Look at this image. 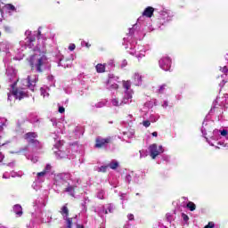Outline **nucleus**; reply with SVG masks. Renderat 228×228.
Returning <instances> with one entry per match:
<instances>
[{"instance_id":"f257e3e1","label":"nucleus","mask_w":228,"mask_h":228,"mask_svg":"<svg viewBox=\"0 0 228 228\" xmlns=\"http://www.w3.org/2000/svg\"><path fill=\"white\" fill-rule=\"evenodd\" d=\"M41 28H38L37 32L31 33L30 30L25 32V47L33 49L34 54L28 58V62L32 69H35L37 72H44L47 67H49V59L45 55L47 50L45 49V38L42 37ZM38 40V44L35 46V40ZM34 47V48H33Z\"/></svg>"},{"instance_id":"f03ea898","label":"nucleus","mask_w":228,"mask_h":228,"mask_svg":"<svg viewBox=\"0 0 228 228\" xmlns=\"http://www.w3.org/2000/svg\"><path fill=\"white\" fill-rule=\"evenodd\" d=\"M4 65L6 67V74L9 76L10 81H12V84H10V93H8V101H12V99H19V101H22L25 97H28V93L23 89H17V70L15 68L10 66L4 60Z\"/></svg>"},{"instance_id":"7ed1b4c3","label":"nucleus","mask_w":228,"mask_h":228,"mask_svg":"<svg viewBox=\"0 0 228 228\" xmlns=\"http://www.w3.org/2000/svg\"><path fill=\"white\" fill-rule=\"evenodd\" d=\"M138 26L135 24L133 28H129V33L126 35V37H124V44L126 49H129L127 52L129 54L133 56H136V58H142L145 56V46L143 45H136V40L134 39V29Z\"/></svg>"},{"instance_id":"20e7f679","label":"nucleus","mask_w":228,"mask_h":228,"mask_svg":"<svg viewBox=\"0 0 228 228\" xmlns=\"http://www.w3.org/2000/svg\"><path fill=\"white\" fill-rule=\"evenodd\" d=\"M38 136L37 133L35 132H28L25 134V138L27 139V142L28 143V146H25L18 151H12V154H20L22 152H26L27 151H29V147H34L35 149H42V144L38 140L35 139Z\"/></svg>"},{"instance_id":"39448f33","label":"nucleus","mask_w":228,"mask_h":228,"mask_svg":"<svg viewBox=\"0 0 228 228\" xmlns=\"http://www.w3.org/2000/svg\"><path fill=\"white\" fill-rule=\"evenodd\" d=\"M68 181L77 183V184H81V179H79V177L75 174L70 173H59L55 175L53 178V184H55V186H61L63 183H67Z\"/></svg>"},{"instance_id":"423d86ee","label":"nucleus","mask_w":228,"mask_h":228,"mask_svg":"<svg viewBox=\"0 0 228 228\" xmlns=\"http://www.w3.org/2000/svg\"><path fill=\"white\" fill-rule=\"evenodd\" d=\"M55 144H54V149H57V151H54L55 156L57 159H63L65 158H68L70 159L72 158L69 152V151H61V146L63 145V141L58 140V138L54 137Z\"/></svg>"},{"instance_id":"0eeeda50","label":"nucleus","mask_w":228,"mask_h":228,"mask_svg":"<svg viewBox=\"0 0 228 228\" xmlns=\"http://www.w3.org/2000/svg\"><path fill=\"white\" fill-rule=\"evenodd\" d=\"M37 81H38V75H30L27 78L22 79L21 83L25 88H29V90L35 92Z\"/></svg>"},{"instance_id":"6e6552de","label":"nucleus","mask_w":228,"mask_h":228,"mask_svg":"<svg viewBox=\"0 0 228 228\" xmlns=\"http://www.w3.org/2000/svg\"><path fill=\"white\" fill-rule=\"evenodd\" d=\"M148 150L150 151V155H151V158H152V159H156V158H158L159 154H163L164 152L163 146L161 145L158 146V144L156 143L150 145Z\"/></svg>"},{"instance_id":"1a4fd4ad","label":"nucleus","mask_w":228,"mask_h":228,"mask_svg":"<svg viewBox=\"0 0 228 228\" xmlns=\"http://www.w3.org/2000/svg\"><path fill=\"white\" fill-rule=\"evenodd\" d=\"M118 77L110 74L109 79L107 81V89L108 90H118Z\"/></svg>"},{"instance_id":"9d476101","label":"nucleus","mask_w":228,"mask_h":228,"mask_svg":"<svg viewBox=\"0 0 228 228\" xmlns=\"http://www.w3.org/2000/svg\"><path fill=\"white\" fill-rule=\"evenodd\" d=\"M159 65L162 70L168 72V70H170V67H172V60L170 57H162L159 61Z\"/></svg>"},{"instance_id":"9b49d317","label":"nucleus","mask_w":228,"mask_h":228,"mask_svg":"<svg viewBox=\"0 0 228 228\" xmlns=\"http://www.w3.org/2000/svg\"><path fill=\"white\" fill-rule=\"evenodd\" d=\"M159 24H161L162 26H165V24H167V22L172 20V13L170 12V11H162L160 12V16L159 19Z\"/></svg>"},{"instance_id":"f8f14e48","label":"nucleus","mask_w":228,"mask_h":228,"mask_svg":"<svg viewBox=\"0 0 228 228\" xmlns=\"http://www.w3.org/2000/svg\"><path fill=\"white\" fill-rule=\"evenodd\" d=\"M110 142H111V137H107L105 139L99 137L96 139V143L94 147L96 149H102V147H106V144L110 143Z\"/></svg>"},{"instance_id":"ddd939ff","label":"nucleus","mask_w":228,"mask_h":228,"mask_svg":"<svg viewBox=\"0 0 228 228\" xmlns=\"http://www.w3.org/2000/svg\"><path fill=\"white\" fill-rule=\"evenodd\" d=\"M154 13V9L151 6L147 7L143 12H142V16H141L137 20L138 24H143V21H141L143 17H148L149 19H151V17H152Z\"/></svg>"},{"instance_id":"4468645a","label":"nucleus","mask_w":228,"mask_h":228,"mask_svg":"<svg viewBox=\"0 0 228 228\" xmlns=\"http://www.w3.org/2000/svg\"><path fill=\"white\" fill-rule=\"evenodd\" d=\"M123 106L126 104H131L133 102V91H126L121 100Z\"/></svg>"},{"instance_id":"2eb2a0df","label":"nucleus","mask_w":228,"mask_h":228,"mask_svg":"<svg viewBox=\"0 0 228 228\" xmlns=\"http://www.w3.org/2000/svg\"><path fill=\"white\" fill-rule=\"evenodd\" d=\"M79 184L81 183H72V184L69 183L68 187L65 188L64 191L65 193H69V195H70L71 197H74V191L76 190V188H77V186H79Z\"/></svg>"},{"instance_id":"dca6fc26","label":"nucleus","mask_w":228,"mask_h":228,"mask_svg":"<svg viewBox=\"0 0 228 228\" xmlns=\"http://www.w3.org/2000/svg\"><path fill=\"white\" fill-rule=\"evenodd\" d=\"M53 220V213L51 211H46L42 214V224H51V221Z\"/></svg>"},{"instance_id":"f3484780","label":"nucleus","mask_w":228,"mask_h":228,"mask_svg":"<svg viewBox=\"0 0 228 228\" xmlns=\"http://www.w3.org/2000/svg\"><path fill=\"white\" fill-rule=\"evenodd\" d=\"M133 79H134V85H135V86H142V75L140 73L135 72L133 76Z\"/></svg>"},{"instance_id":"a211bd4d","label":"nucleus","mask_w":228,"mask_h":228,"mask_svg":"<svg viewBox=\"0 0 228 228\" xmlns=\"http://www.w3.org/2000/svg\"><path fill=\"white\" fill-rule=\"evenodd\" d=\"M34 207L40 209V208H45V200L44 198H37L34 202Z\"/></svg>"},{"instance_id":"6ab92c4d","label":"nucleus","mask_w":228,"mask_h":228,"mask_svg":"<svg viewBox=\"0 0 228 228\" xmlns=\"http://www.w3.org/2000/svg\"><path fill=\"white\" fill-rule=\"evenodd\" d=\"M213 134V140H216V134H221V136H224L228 140V130H214Z\"/></svg>"},{"instance_id":"aec40b11","label":"nucleus","mask_w":228,"mask_h":228,"mask_svg":"<svg viewBox=\"0 0 228 228\" xmlns=\"http://www.w3.org/2000/svg\"><path fill=\"white\" fill-rule=\"evenodd\" d=\"M12 211L13 213H15V215H17V216H21L23 212H22V206L16 204L13 206L12 208Z\"/></svg>"},{"instance_id":"412c9836","label":"nucleus","mask_w":228,"mask_h":228,"mask_svg":"<svg viewBox=\"0 0 228 228\" xmlns=\"http://www.w3.org/2000/svg\"><path fill=\"white\" fill-rule=\"evenodd\" d=\"M96 197L100 200H104V199H106V191L102 189H98L96 191Z\"/></svg>"},{"instance_id":"4be33fe9","label":"nucleus","mask_w":228,"mask_h":228,"mask_svg":"<svg viewBox=\"0 0 228 228\" xmlns=\"http://www.w3.org/2000/svg\"><path fill=\"white\" fill-rule=\"evenodd\" d=\"M110 104L116 108H122V106H124L122 101H119L118 98H112L110 100Z\"/></svg>"},{"instance_id":"5701e85b","label":"nucleus","mask_w":228,"mask_h":228,"mask_svg":"<svg viewBox=\"0 0 228 228\" xmlns=\"http://www.w3.org/2000/svg\"><path fill=\"white\" fill-rule=\"evenodd\" d=\"M96 213L102 218L104 215H108V209L104 206H102L96 209Z\"/></svg>"},{"instance_id":"b1692460","label":"nucleus","mask_w":228,"mask_h":228,"mask_svg":"<svg viewBox=\"0 0 228 228\" xmlns=\"http://www.w3.org/2000/svg\"><path fill=\"white\" fill-rule=\"evenodd\" d=\"M133 136H134V132L133 131L123 132V140H125V142H127V140H130Z\"/></svg>"},{"instance_id":"393cba45","label":"nucleus","mask_w":228,"mask_h":228,"mask_svg":"<svg viewBox=\"0 0 228 228\" xmlns=\"http://www.w3.org/2000/svg\"><path fill=\"white\" fill-rule=\"evenodd\" d=\"M45 175H47L45 174V171L37 173V181L38 183H44V181L45 179Z\"/></svg>"},{"instance_id":"a878e982","label":"nucleus","mask_w":228,"mask_h":228,"mask_svg":"<svg viewBox=\"0 0 228 228\" xmlns=\"http://www.w3.org/2000/svg\"><path fill=\"white\" fill-rule=\"evenodd\" d=\"M95 69L96 72L102 74V72H106V64H97Z\"/></svg>"},{"instance_id":"bb28decb","label":"nucleus","mask_w":228,"mask_h":228,"mask_svg":"<svg viewBox=\"0 0 228 228\" xmlns=\"http://www.w3.org/2000/svg\"><path fill=\"white\" fill-rule=\"evenodd\" d=\"M29 121L31 124H34L35 126H38V124H40V122H42V118H38V117H37V116H32V117H30Z\"/></svg>"},{"instance_id":"cd10ccee","label":"nucleus","mask_w":228,"mask_h":228,"mask_svg":"<svg viewBox=\"0 0 228 228\" xmlns=\"http://www.w3.org/2000/svg\"><path fill=\"white\" fill-rule=\"evenodd\" d=\"M74 133H75L76 138H80L81 136H83V127L77 126L75 128Z\"/></svg>"},{"instance_id":"c85d7f7f","label":"nucleus","mask_w":228,"mask_h":228,"mask_svg":"<svg viewBox=\"0 0 228 228\" xmlns=\"http://www.w3.org/2000/svg\"><path fill=\"white\" fill-rule=\"evenodd\" d=\"M61 214L62 215L63 218H67V216H69V208H67V205H64L61 208Z\"/></svg>"},{"instance_id":"c756f323","label":"nucleus","mask_w":228,"mask_h":228,"mask_svg":"<svg viewBox=\"0 0 228 228\" xmlns=\"http://www.w3.org/2000/svg\"><path fill=\"white\" fill-rule=\"evenodd\" d=\"M123 87L125 88V92H133L131 90V81L123 82Z\"/></svg>"},{"instance_id":"7c9ffc66","label":"nucleus","mask_w":228,"mask_h":228,"mask_svg":"<svg viewBox=\"0 0 228 228\" xmlns=\"http://www.w3.org/2000/svg\"><path fill=\"white\" fill-rule=\"evenodd\" d=\"M118 161L117 160H111V162L109 164L108 167H110V168H111V170H117V168H118Z\"/></svg>"},{"instance_id":"2f4dec72","label":"nucleus","mask_w":228,"mask_h":228,"mask_svg":"<svg viewBox=\"0 0 228 228\" xmlns=\"http://www.w3.org/2000/svg\"><path fill=\"white\" fill-rule=\"evenodd\" d=\"M105 67L108 68V70H113V69H115V61H110L108 64H105Z\"/></svg>"},{"instance_id":"473e14b6","label":"nucleus","mask_w":228,"mask_h":228,"mask_svg":"<svg viewBox=\"0 0 228 228\" xmlns=\"http://www.w3.org/2000/svg\"><path fill=\"white\" fill-rule=\"evenodd\" d=\"M133 177H134V173H131V174H127L125 177V181L126 183H127L128 184L131 183V180L133 179Z\"/></svg>"},{"instance_id":"72a5a7b5","label":"nucleus","mask_w":228,"mask_h":228,"mask_svg":"<svg viewBox=\"0 0 228 228\" xmlns=\"http://www.w3.org/2000/svg\"><path fill=\"white\" fill-rule=\"evenodd\" d=\"M187 208L188 209H190V211H195V209H197V206L195 205V203L189 201L187 203Z\"/></svg>"},{"instance_id":"f704fd0d","label":"nucleus","mask_w":228,"mask_h":228,"mask_svg":"<svg viewBox=\"0 0 228 228\" xmlns=\"http://www.w3.org/2000/svg\"><path fill=\"white\" fill-rule=\"evenodd\" d=\"M158 120H159V114H151L150 116V122H158Z\"/></svg>"},{"instance_id":"c9c22d12","label":"nucleus","mask_w":228,"mask_h":228,"mask_svg":"<svg viewBox=\"0 0 228 228\" xmlns=\"http://www.w3.org/2000/svg\"><path fill=\"white\" fill-rule=\"evenodd\" d=\"M25 156L27 158V159H30V161H32V163H37L38 161V157L37 156H29V155H26Z\"/></svg>"},{"instance_id":"e433bc0d","label":"nucleus","mask_w":228,"mask_h":228,"mask_svg":"<svg viewBox=\"0 0 228 228\" xmlns=\"http://www.w3.org/2000/svg\"><path fill=\"white\" fill-rule=\"evenodd\" d=\"M139 154H140V159H142L143 158H147V156H149V154H148L146 150L139 151Z\"/></svg>"},{"instance_id":"4c0bfd02","label":"nucleus","mask_w":228,"mask_h":228,"mask_svg":"<svg viewBox=\"0 0 228 228\" xmlns=\"http://www.w3.org/2000/svg\"><path fill=\"white\" fill-rule=\"evenodd\" d=\"M58 66H59V67H64V68H66V67H70V64H65V61L63 60V58H61V59L59 60Z\"/></svg>"},{"instance_id":"58836bf2","label":"nucleus","mask_w":228,"mask_h":228,"mask_svg":"<svg viewBox=\"0 0 228 228\" xmlns=\"http://www.w3.org/2000/svg\"><path fill=\"white\" fill-rule=\"evenodd\" d=\"M107 211H109L110 213H113L115 211V205H113V203H109L107 205Z\"/></svg>"},{"instance_id":"ea45409f","label":"nucleus","mask_w":228,"mask_h":228,"mask_svg":"<svg viewBox=\"0 0 228 228\" xmlns=\"http://www.w3.org/2000/svg\"><path fill=\"white\" fill-rule=\"evenodd\" d=\"M6 10H10L11 12H17V8L14 7L12 4H5Z\"/></svg>"},{"instance_id":"a19ab883","label":"nucleus","mask_w":228,"mask_h":228,"mask_svg":"<svg viewBox=\"0 0 228 228\" xmlns=\"http://www.w3.org/2000/svg\"><path fill=\"white\" fill-rule=\"evenodd\" d=\"M106 106V102H99L96 104L93 105V108H104Z\"/></svg>"},{"instance_id":"79ce46f5","label":"nucleus","mask_w":228,"mask_h":228,"mask_svg":"<svg viewBox=\"0 0 228 228\" xmlns=\"http://www.w3.org/2000/svg\"><path fill=\"white\" fill-rule=\"evenodd\" d=\"M165 90H167V85L163 84V85L159 86L158 92H159V94H164Z\"/></svg>"},{"instance_id":"37998d69","label":"nucleus","mask_w":228,"mask_h":228,"mask_svg":"<svg viewBox=\"0 0 228 228\" xmlns=\"http://www.w3.org/2000/svg\"><path fill=\"white\" fill-rule=\"evenodd\" d=\"M40 92L43 97H49V93H47V90L45 88L41 87Z\"/></svg>"},{"instance_id":"c03bdc74","label":"nucleus","mask_w":228,"mask_h":228,"mask_svg":"<svg viewBox=\"0 0 228 228\" xmlns=\"http://www.w3.org/2000/svg\"><path fill=\"white\" fill-rule=\"evenodd\" d=\"M53 167L50 164H47L45 167V169L43 170V172H45V174H49V172H51Z\"/></svg>"},{"instance_id":"a18cd8bd","label":"nucleus","mask_w":228,"mask_h":228,"mask_svg":"<svg viewBox=\"0 0 228 228\" xmlns=\"http://www.w3.org/2000/svg\"><path fill=\"white\" fill-rule=\"evenodd\" d=\"M109 166H102L97 168V172H107Z\"/></svg>"},{"instance_id":"49530a36","label":"nucleus","mask_w":228,"mask_h":228,"mask_svg":"<svg viewBox=\"0 0 228 228\" xmlns=\"http://www.w3.org/2000/svg\"><path fill=\"white\" fill-rule=\"evenodd\" d=\"M64 220H66V224L68 225V228H72V218L65 217Z\"/></svg>"},{"instance_id":"de8ad7c7","label":"nucleus","mask_w":228,"mask_h":228,"mask_svg":"<svg viewBox=\"0 0 228 228\" xmlns=\"http://www.w3.org/2000/svg\"><path fill=\"white\" fill-rule=\"evenodd\" d=\"M204 126H208V121H203V126H202V127H201V133H202V134H203V136H206V128H204Z\"/></svg>"},{"instance_id":"09e8293b","label":"nucleus","mask_w":228,"mask_h":228,"mask_svg":"<svg viewBox=\"0 0 228 228\" xmlns=\"http://www.w3.org/2000/svg\"><path fill=\"white\" fill-rule=\"evenodd\" d=\"M6 122H8V119H6L4 118H0V123H1L2 127L6 126Z\"/></svg>"},{"instance_id":"8fccbe9b","label":"nucleus","mask_w":228,"mask_h":228,"mask_svg":"<svg viewBox=\"0 0 228 228\" xmlns=\"http://www.w3.org/2000/svg\"><path fill=\"white\" fill-rule=\"evenodd\" d=\"M4 30L5 31V33H12V27L5 25L4 26Z\"/></svg>"},{"instance_id":"3c124183","label":"nucleus","mask_w":228,"mask_h":228,"mask_svg":"<svg viewBox=\"0 0 228 228\" xmlns=\"http://www.w3.org/2000/svg\"><path fill=\"white\" fill-rule=\"evenodd\" d=\"M142 126L144 127H150L151 126V120H143L142 121Z\"/></svg>"},{"instance_id":"603ef678","label":"nucleus","mask_w":228,"mask_h":228,"mask_svg":"<svg viewBox=\"0 0 228 228\" xmlns=\"http://www.w3.org/2000/svg\"><path fill=\"white\" fill-rule=\"evenodd\" d=\"M82 212L86 213V200L82 203Z\"/></svg>"},{"instance_id":"864d4df0","label":"nucleus","mask_w":228,"mask_h":228,"mask_svg":"<svg viewBox=\"0 0 228 228\" xmlns=\"http://www.w3.org/2000/svg\"><path fill=\"white\" fill-rule=\"evenodd\" d=\"M162 159H163L164 161H167V162L168 163V161H170V156H168V155H163V156H162Z\"/></svg>"},{"instance_id":"5fc2aeb1","label":"nucleus","mask_w":228,"mask_h":228,"mask_svg":"<svg viewBox=\"0 0 228 228\" xmlns=\"http://www.w3.org/2000/svg\"><path fill=\"white\" fill-rule=\"evenodd\" d=\"M121 69H124V67H127V61L123 60L120 65Z\"/></svg>"},{"instance_id":"6e6d98bb","label":"nucleus","mask_w":228,"mask_h":228,"mask_svg":"<svg viewBox=\"0 0 228 228\" xmlns=\"http://www.w3.org/2000/svg\"><path fill=\"white\" fill-rule=\"evenodd\" d=\"M204 228H215V223L209 222L208 225H206Z\"/></svg>"},{"instance_id":"4d7b16f0","label":"nucleus","mask_w":228,"mask_h":228,"mask_svg":"<svg viewBox=\"0 0 228 228\" xmlns=\"http://www.w3.org/2000/svg\"><path fill=\"white\" fill-rule=\"evenodd\" d=\"M182 218L183 219L184 222H188V220H190V217H188L186 214H182Z\"/></svg>"},{"instance_id":"13d9d810","label":"nucleus","mask_w":228,"mask_h":228,"mask_svg":"<svg viewBox=\"0 0 228 228\" xmlns=\"http://www.w3.org/2000/svg\"><path fill=\"white\" fill-rule=\"evenodd\" d=\"M162 108H164V109L168 108V101H164L163 102Z\"/></svg>"},{"instance_id":"bf43d9fd","label":"nucleus","mask_w":228,"mask_h":228,"mask_svg":"<svg viewBox=\"0 0 228 228\" xmlns=\"http://www.w3.org/2000/svg\"><path fill=\"white\" fill-rule=\"evenodd\" d=\"M166 218H167V222H172V215L167 214Z\"/></svg>"},{"instance_id":"052dcab7","label":"nucleus","mask_w":228,"mask_h":228,"mask_svg":"<svg viewBox=\"0 0 228 228\" xmlns=\"http://www.w3.org/2000/svg\"><path fill=\"white\" fill-rule=\"evenodd\" d=\"M127 218H128V220L131 222V221L134 220V216L133 214H129V215L127 216Z\"/></svg>"},{"instance_id":"680f3d73","label":"nucleus","mask_w":228,"mask_h":228,"mask_svg":"<svg viewBox=\"0 0 228 228\" xmlns=\"http://www.w3.org/2000/svg\"><path fill=\"white\" fill-rule=\"evenodd\" d=\"M74 49H76V45H74V44L69 45V51H74Z\"/></svg>"},{"instance_id":"e2e57ef3","label":"nucleus","mask_w":228,"mask_h":228,"mask_svg":"<svg viewBox=\"0 0 228 228\" xmlns=\"http://www.w3.org/2000/svg\"><path fill=\"white\" fill-rule=\"evenodd\" d=\"M59 113H65V108L64 107H59Z\"/></svg>"},{"instance_id":"0e129e2a","label":"nucleus","mask_w":228,"mask_h":228,"mask_svg":"<svg viewBox=\"0 0 228 228\" xmlns=\"http://www.w3.org/2000/svg\"><path fill=\"white\" fill-rule=\"evenodd\" d=\"M221 71L224 73V74H227V68L224 66L223 69H221Z\"/></svg>"},{"instance_id":"69168bd1","label":"nucleus","mask_w":228,"mask_h":228,"mask_svg":"<svg viewBox=\"0 0 228 228\" xmlns=\"http://www.w3.org/2000/svg\"><path fill=\"white\" fill-rule=\"evenodd\" d=\"M81 45H86V47H90V45H88V43L86 41H82Z\"/></svg>"},{"instance_id":"338daca9","label":"nucleus","mask_w":228,"mask_h":228,"mask_svg":"<svg viewBox=\"0 0 228 228\" xmlns=\"http://www.w3.org/2000/svg\"><path fill=\"white\" fill-rule=\"evenodd\" d=\"M121 200H127V198H126V194H121Z\"/></svg>"},{"instance_id":"774afa93","label":"nucleus","mask_w":228,"mask_h":228,"mask_svg":"<svg viewBox=\"0 0 228 228\" xmlns=\"http://www.w3.org/2000/svg\"><path fill=\"white\" fill-rule=\"evenodd\" d=\"M225 80L223 79L222 82L219 84V86H221V88L225 85Z\"/></svg>"}]
</instances>
